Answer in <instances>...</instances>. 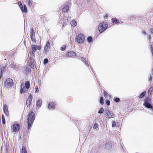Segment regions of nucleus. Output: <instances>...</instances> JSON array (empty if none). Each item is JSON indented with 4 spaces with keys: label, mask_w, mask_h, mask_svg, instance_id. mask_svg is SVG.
I'll return each instance as SVG.
<instances>
[{
    "label": "nucleus",
    "mask_w": 153,
    "mask_h": 153,
    "mask_svg": "<svg viewBox=\"0 0 153 153\" xmlns=\"http://www.w3.org/2000/svg\"><path fill=\"white\" fill-rule=\"evenodd\" d=\"M70 24L71 26L75 27L77 25L76 22L74 20H72L71 21Z\"/></svg>",
    "instance_id": "obj_25"
},
{
    "label": "nucleus",
    "mask_w": 153,
    "mask_h": 153,
    "mask_svg": "<svg viewBox=\"0 0 153 153\" xmlns=\"http://www.w3.org/2000/svg\"><path fill=\"white\" fill-rule=\"evenodd\" d=\"M87 40L88 42H91L92 41L93 39L91 36H89L87 38Z\"/></svg>",
    "instance_id": "obj_31"
},
{
    "label": "nucleus",
    "mask_w": 153,
    "mask_h": 153,
    "mask_svg": "<svg viewBox=\"0 0 153 153\" xmlns=\"http://www.w3.org/2000/svg\"><path fill=\"white\" fill-rule=\"evenodd\" d=\"M30 37L32 41L35 43L36 39L35 36V33L34 30L33 29H31L30 30Z\"/></svg>",
    "instance_id": "obj_7"
},
{
    "label": "nucleus",
    "mask_w": 153,
    "mask_h": 153,
    "mask_svg": "<svg viewBox=\"0 0 153 153\" xmlns=\"http://www.w3.org/2000/svg\"><path fill=\"white\" fill-rule=\"evenodd\" d=\"M30 86V82L29 81H26L25 83V87L27 89L29 88Z\"/></svg>",
    "instance_id": "obj_27"
},
{
    "label": "nucleus",
    "mask_w": 153,
    "mask_h": 153,
    "mask_svg": "<svg viewBox=\"0 0 153 153\" xmlns=\"http://www.w3.org/2000/svg\"><path fill=\"white\" fill-rule=\"evenodd\" d=\"M151 101V99L148 97H146L144 100V103L148 102Z\"/></svg>",
    "instance_id": "obj_29"
},
{
    "label": "nucleus",
    "mask_w": 153,
    "mask_h": 153,
    "mask_svg": "<svg viewBox=\"0 0 153 153\" xmlns=\"http://www.w3.org/2000/svg\"><path fill=\"white\" fill-rule=\"evenodd\" d=\"M150 31L152 33H153V28H151V29L150 30Z\"/></svg>",
    "instance_id": "obj_44"
},
{
    "label": "nucleus",
    "mask_w": 153,
    "mask_h": 153,
    "mask_svg": "<svg viewBox=\"0 0 153 153\" xmlns=\"http://www.w3.org/2000/svg\"><path fill=\"white\" fill-rule=\"evenodd\" d=\"M108 15L107 14H106L105 15L104 18H107V17H108Z\"/></svg>",
    "instance_id": "obj_45"
},
{
    "label": "nucleus",
    "mask_w": 153,
    "mask_h": 153,
    "mask_svg": "<svg viewBox=\"0 0 153 153\" xmlns=\"http://www.w3.org/2000/svg\"><path fill=\"white\" fill-rule=\"evenodd\" d=\"M108 26V24L105 22H102L100 23L98 26V31L101 33L105 30Z\"/></svg>",
    "instance_id": "obj_2"
},
{
    "label": "nucleus",
    "mask_w": 153,
    "mask_h": 153,
    "mask_svg": "<svg viewBox=\"0 0 153 153\" xmlns=\"http://www.w3.org/2000/svg\"><path fill=\"white\" fill-rule=\"evenodd\" d=\"M35 119V113L33 111L31 110L28 114L27 118V123L28 129H29L32 126Z\"/></svg>",
    "instance_id": "obj_1"
},
{
    "label": "nucleus",
    "mask_w": 153,
    "mask_h": 153,
    "mask_svg": "<svg viewBox=\"0 0 153 153\" xmlns=\"http://www.w3.org/2000/svg\"><path fill=\"white\" fill-rule=\"evenodd\" d=\"M151 52H152V56H153V44L151 45Z\"/></svg>",
    "instance_id": "obj_38"
},
{
    "label": "nucleus",
    "mask_w": 153,
    "mask_h": 153,
    "mask_svg": "<svg viewBox=\"0 0 153 153\" xmlns=\"http://www.w3.org/2000/svg\"><path fill=\"white\" fill-rule=\"evenodd\" d=\"M152 74H153V70H152Z\"/></svg>",
    "instance_id": "obj_49"
},
{
    "label": "nucleus",
    "mask_w": 153,
    "mask_h": 153,
    "mask_svg": "<svg viewBox=\"0 0 153 153\" xmlns=\"http://www.w3.org/2000/svg\"><path fill=\"white\" fill-rule=\"evenodd\" d=\"M153 91V87H151L149 88L148 91V94L149 96H151L152 95Z\"/></svg>",
    "instance_id": "obj_22"
},
{
    "label": "nucleus",
    "mask_w": 153,
    "mask_h": 153,
    "mask_svg": "<svg viewBox=\"0 0 153 153\" xmlns=\"http://www.w3.org/2000/svg\"><path fill=\"white\" fill-rule=\"evenodd\" d=\"M143 33L144 35L146 34V33L145 32H143Z\"/></svg>",
    "instance_id": "obj_47"
},
{
    "label": "nucleus",
    "mask_w": 153,
    "mask_h": 153,
    "mask_svg": "<svg viewBox=\"0 0 153 153\" xmlns=\"http://www.w3.org/2000/svg\"><path fill=\"white\" fill-rule=\"evenodd\" d=\"M50 43L49 41L47 42L44 47V51L46 52L48 51L50 49Z\"/></svg>",
    "instance_id": "obj_13"
},
{
    "label": "nucleus",
    "mask_w": 153,
    "mask_h": 153,
    "mask_svg": "<svg viewBox=\"0 0 153 153\" xmlns=\"http://www.w3.org/2000/svg\"><path fill=\"white\" fill-rule=\"evenodd\" d=\"M146 91H144L143 92H142L140 94V95H139L138 96V97L140 98V99H141L142 98H143L144 96H145V95H146Z\"/></svg>",
    "instance_id": "obj_23"
},
{
    "label": "nucleus",
    "mask_w": 153,
    "mask_h": 153,
    "mask_svg": "<svg viewBox=\"0 0 153 153\" xmlns=\"http://www.w3.org/2000/svg\"><path fill=\"white\" fill-rule=\"evenodd\" d=\"M148 37H149V40L151 39V36L150 35Z\"/></svg>",
    "instance_id": "obj_46"
},
{
    "label": "nucleus",
    "mask_w": 153,
    "mask_h": 153,
    "mask_svg": "<svg viewBox=\"0 0 153 153\" xmlns=\"http://www.w3.org/2000/svg\"><path fill=\"white\" fill-rule=\"evenodd\" d=\"M42 103V101L40 100H38L36 103V109H39L41 106Z\"/></svg>",
    "instance_id": "obj_16"
},
{
    "label": "nucleus",
    "mask_w": 153,
    "mask_h": 153,
    "mask_svg": "<svg viewBox=\"0 0 153 153\" xmlns=\"http://www.w3.org/2000/svg\"><path fill=\"white\" fill-rule=\"evenodd\" d=\"M143 105L145 106V107L148 108H152L153 107L148 102H145L144 103Z\"/></svg>",
    "instance_id": "obj_20"
},
{
    "label": "nucleus",
    "mask_w": 153,
    "mask_h": 153,
    "mask_svg": "<svg viewBox=\"0 0 153 153\" xmlns=\"http://www.w3.org/2000/svg\"><path fill=\"white\" fill-rule=\"evenodd\" d=\"M22 153H27L26 148L24 146H22Z\"/></svg>",
    "instance_id": "obj_24"
},
{
    "label": "nucleus",
    "mask_w": 153,
    "mask_h": 153,
    "mask_svg": "<svg viewBox=\"0 0 153 153\" xmlns=\"http://www.w3.org/2000/svg\"><path fill=\"white\" fill-rule=\"evenodd\" d=\"M98 127V124L97 123H95L93 126V128L96 129Z\"/></svg>",
    "instance_id": "obj_35"
},
{
    "label": "nucleus",
    "mask_w": 153,
    "mask_h": 153,
    "mask_svg": "<svg viewBox=\"0 0 153 153\" xmlns=\"http://www.w3.org/2000/svg\"><path fill=\"white\" fill-rule=\"evenodd\" d=\"M106 104L108 105H109L110 104V102L109 100H106Z\"/></svg>",
    "instance_id": "obj_41"
},
{
    "label": "nucleus",
    "mask_w": 153,
    "mask_h": 153,
    "mask_svg": "<svg viewBox=\"0 0 153 153\" xmlns=\"http://www.w3.org/2000/svg\"><path fill=\"white\" fill-rule=\"evenodd\" d=\"M111 20L113 23L119 24L120 23L119 20L117 19L116 18H112L111 19Z\"/></svg>",
    "instance_id": "obj_19"
},
{
    "label": "nucleus",
    "mask_w": 153,
    "mask_h": 153,
    "mask_svg": "<svg viewBox=\"0 0 153 153\" xmlns=\"http://www.w3.org/2000/svg\"><path fill=\"white\" fill-rule=\"evenodd\" d=\"M103 95L105 98L108 97L110 98L111 97V96L110 95H109L108 93L105 90L103 91Z\"/></svg>",
    "instance_id": "obj_21"
},
{
    "label": "nucleus",
    "mask_w": 153,
    "mask_h": 153,
    "mask_svg": "<svg viewBox=\"0 0 153 153\" xmlns=\"http://www.w3.org/2000/svg\"><path fill=\"white\" fill-rule=\"evenodd\" d=\"M31 60H33V59H31Z\"/></svg>",
    "instance_id": "obj_50"
},
{
    "label": "nucleus",
    "mask_w": 153,
    "mask_h": 153,
    "mask_svg": "<svg viewBox=\"0 0 153 153\" xmlns=\"http://www.w3.org/2000/svg\"><path fill=\"white\" fill-rule=\"evenodd\" d=\"M26 2L28 4V5L30 7L32 5V3L30 0H26Z\"/></svg>",
    "instance_id": "obj_28"
},
{
    "label": "nucleus",
    "mask_w": 153,
    "mask_h": 153,
    "mask_svg": "<svg viewBox=\"0 0 153 153\" xmlns=\"http://www.w3.org/2000/svg\"><path fill=\"white\" fill-rule=\"evenodd\" d=\"M13 84V80L10 78L7 79L4 83V86L6 88H12Z\"/></svg>",
    "instance_id": "obj_4"
},
{
    "label": "nucleus",
    "mask_w": 153,
    "mask_h": 153,
    "mask_svg": "<svg viewBox=\"0 0 153 153\" xmlns=\"http://www.w3.org/2000/svg\"><path fill=\"white\" fill-rule=\"evenodd\" d=\"M66 56H67L73 57L76 56V53L72 51H69L67 53Z\"/></svg>",
    "instance_id": "obj_11"
},
{
    "label": "nucleus",
    "mask_w": 153,
    "mask_h": 153,
    "mask_svg": "<svg viewBox=\"0 0 153 153\" xmlns=\"http://www.w3.org/2000/svg\"><path fill=\"white\" fill-rule=\"evenodd\" d=\"M100 103L102 105L104 104V99L101 96L100 100Z\"/></svg>",
    "instance_id": "obj_30"
},
{
    "label": "nucleus",
    "mask_w": 153,
    "mask_h": 153,
    "mask_svg": "<svg viewBox=\"0 0 153 153\" xmlns=\"http://www.w3.org/2000/svg\"><path fill=\"white\" fill-rule=\"evenodd\" d=\"M114 101L116 102H120V99L118 98H114L113 99Z\"/></svg>",
    "instance_id": "obj_32"
},
{
    "label": "nucleus",
    "mask_w": 153,
    "mask_h": 153,
    "mask_svg": "<svg viewBox=\"0 0 153 153\" xmlns=\"http://www.w3.org/2000/svg\"><path fill=\"white\" fill-rule=\"evenodd\" d=\"M65 47H61L60 48V49L62 51H65Z\"/></svg>",
    "instance_id": "obj_42"
},
{
    "label": "nucleus",
    "mask_w": 153,
    "mask_h": 153,
    "mask_svg": "<svg viewBox=\"0 0 153 153\" xmlns=\"http://www.w3.org/2000/svg\"><path fill=\"white\" fill-rule=\"evenodd\" d=\"M105 112L107 116L109 118H114V114L108 110H105Z\"/></svg>",
    "instance_id": "obj_9"
},
{
    "label": "nucleus",
    "mask_w": 153,
    "mask_h": 153,
    "mask_svg": "<svg viewBox=\"0 0 153 153\" xmlns=\"http://www.w3.org/2000/svg\"><path fill=\"white\" fill-rule=\"evenodd\" d=\"M152 79V76L151 75L150 76V77L148 78V80L149 81L151 82Z\"/></svg>",
    "instance_id": "obj_43"
},
{
    "label": "nucleus",
    "mask_w": 153,
    "mask_h": 153,
    "mask_svg": "<svg viewBox=\"0 0 153 153\" xmlns=\"http://www.w3.org/2000/svg\"><path fill=\"white\" fill-rule=\"evenodd\" d=\"M20 91L21 94H22L26 92L27 91L26 88L25 87L24 84H22L20 86Z\"/></svg>",
    "instance_id": "obj_14"
},
{
    "label": "nucleus",
    "mask_w": 153,
    "mask_h": 153,
    "mask_svg": "<svg viewBox=\"0 0 153 153\" xmlns=\"http://www.w3.org/2000/svg\"><path fill=\"white\" fill-rule=\"evenodd\" d=\"M69 10V7L68 5H66L63 8H62V11L64 13L68 12Z\"/></svg>",
    "instance_id": "obj_17"
},
{
    "label": "nucleus",
    "mask_w": 153,
    "mask_h": 153,
    "mask_svg": "<svg viewBox=\"0 0 153 153\" xmlns=\"http://www.w3.org/2000/svg\"><path fill=\"white\" fill-rule=\"evenodd\" d=\"M25 71L26 74H28L30 73H31V70L30 68V65L27 66L25 69Z\"/></svg>",
    "instance_id": "obj_18"
},
{
    "label": "nucleus",
    "mask_w": 153,
    "mask_h": 153,
    "mask_svg": "<svg viewBox=\"0 0 153 153\" xmlns=\"http://www.w3.org/2000/svg\"><path fill=\"white\" fill-rule=\"evenodd\" d=\"M18 4L22 12H25V13L27 12V7L25 5H24L23 6L22 3L20 1L18 2Z\"/></svg>",
    "instance_id": "obj_6"
},
{
    "label": "nucleus",
    "mask_w": 153,
    "mask_h": 153,
    "mask_svg": "<svg viewBox=\"0 0 153 153\" xmlns=\"http://www.w3.org/2000/svg\"><path fill=\"white\" fill-rule=\"evenodd\" d=\"M81 59L83 62L87 66H89V64L88 63V62L86 61V60L84 58H83V57H81Z\"/></svg>",
    "instance_id": "obj_26"
},
{
    "label": "nucleus",
    "mask_w": 153,
    "mask_h": 153,
    "mask_svg": "<svg viewBox=\"0 0 153 153\" xmlns=\"http://www.w3.org/2000/svg\"><path fill=\"white\" fill-rule=\"evenodd\" d=\"M85 40V36L82 33L78 34L75 38L76 42L78 44L83 43Z\"/></svg>",
    "instance_id": "obj_3"
},
{
    "label": "nucleus",
    "mask_w": 153,
    "mask_h": 153,
    "mask_svg": "<svg viewBox=\"0 0 153 153\" xmlns=\"http://www.w3.org/2000/svg\"><path fill=\"white\" fill-rule=\"evenodd\" d=\"M33 97V95L30 94L29 96L27 99L26 100V105L28 108H30V105H31V101Z\"/></svg>",
    "instance_id": "obj_5"
},
{
    "label": "nucleus",
    "mask_w": 153,
    "mask_h": 153,
    "mask_svg": "<svg viewBox=\"0 0 153 153\" xmlns=\"http://www.w3.org/2000/svg\"><path fill=\"white\" fill-rule=\"evenodd\" d=\"M116 123L115 121H113L112 122V127H115L116 126Z\"/></svg>",
    "instance_id": "obj_36"
},
{
    "label": "nucleus",
    "mask_w": 153,
    "mask_h": 153,
    "mask_svg": "<svg viewBox=\"0 0 153 153\" xmlns=\"http://www.w3.org/2000/svg\"><path fill=\"white\" fill-rule=\"evenodd\" d=\"M35 89H36V91H35L36 93H37L39 91V89L38 88V86H36L35 87Z\"/></svg>",
    "instance_id": "obj_39"
},
{
    "label": "nucleus",
    "mask_w": 153,
    "mask_h": 153,
    "mask_svg": "<svg viewBox=\"0 0 153 153\" xmlns=\"http://www.w3.org/2000/svg\"><path fill=\"white\" fill-rule=\"evenodd\" d=\"M55 102H51L50 103L48 106L49 109L51 110H54L55 109Z\"/></svg>",
    "instance_id": "obj_12"
},
{
    "label": "nucleus",
    "mask_w": 153,
    "mask_h": 153,
    "mask_svg": "<svg viewBox=\"0 0 153 153\" xmlns=\"http://www.w3.org/2000/svg\"><path fill=\"white\" fill-rule=\"evenodd\" d=\"M2 121L3 124L5 123V120L4 115H2Z\"/></svg>",
    "instance_id": "obj_33"
},
{
    "label": "nucleus",
    "mask_w": 153,
    "mask_h": 153,
    "mask_svg": "<svg viewBox=\"0 0 153 153\" xmlns=\"http://www.w3.org/2000/svg\"><path fill=\"white\" fill-rule=\"evenodd\" d=\"M151 109H152V110L153 111L152 112V113H153V107H152V108Z\"/></svg>",
    "instance_id": "obj_48"
},
{
    "label": "nucleus",
    "mask_w": 153,
    "mask_h": 153,
    "mask_svg": "<svg viewBox=\"0 0 153 153\" xmlns=\"http://www.w3.org/2000/svg\"><path fill=\"white\" fill-rule=\"evenodd\" d=\"M3 111L5 114L8 116L9 115V111L7 105H4L3 107Z\"/></svg>",
    "instance_id": "obj_15"
},
{
    "label": "nucleus",
    "mask_w": 153,
    "mask_h": 153,
    "mask_svg": "<svg viewBox=\"0 0 153 153\" xmlns=\"http://www.w3.org/2000/svg\"><path fill=\"white\" fill-rule=\"evenodd\" d=\"M48 62V59H45L44 60V64H47Z\"/></svg>",
    "instance_id": "obj_37"
},
{
    "label": "nucleus",
    "mask_w": 153,
    "mask_h": 153,
    "mask_svg": "<svg viewBox=\"0 0 153 153\" xmlns=\"http://www.w3.org/2000/svg\"><path fill=\"white\" fill-rule=\"evenodd\" d=\"M30 54H31V56H30V57H33V56H34V53H33V51H31L30 52Z\"/></svg>",
    "instance_id": "obj_40"
},
{
    "label": "nucleus",
    "mask_w": 153,
    "mask_h": 153,
    "mask_svg": "<svg viewBox=\"0 0 153 153\" xmlns=\"http://www.w3.org/2000/svg\"><path fill=\"white\" fill-rule=\"evenodd\" d=\"M104 111V109L102 107L101 108L99 111H98V113H102Z\"/></svg>",
    "instance_id": "obj_34"
},
{
    "label": "nucleus",
    "mask_w": 153,
    "mask_h": 153,
    "mask_svg": "<svg viewBox=\"0 0 153 153\" xmlns=\"http://www.w3.org/2000/svg\"><path fill=\"white\" fill-rule=\"evenodd\" d=\"M20 127V125L18 123L14 124L13 126V132L18 131Z\"/></svg>",
    "instance_id": "obj_8"
},
{
    "label": "nucleus",
    "mask_w": 153,
    "mask_h": 153,
    "mask_svg": "<svg viewBox=\"0 0 153 153\" xmlns=\"http://www.w3.org/2000/svg\"><path fill=\"white\" fill-rule=\"evenodd\" d=\"M41 48V47L40 46L32 45H31L32 51H31L35 52L37 49L39 50Z\"/></svg>",
    "instance_id": "obj_10"
}]
</instances>
